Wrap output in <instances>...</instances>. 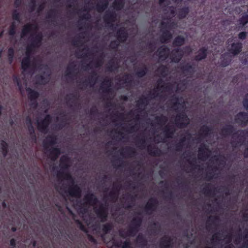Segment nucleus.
<instances>
[{
  "label": "nucleus",
  "instance_id": "obj_1",
  "mask_svg": "<svg viewBox=\"0 0 248 248\" xmlns=\"http://www.w3.org/2000/svg\"><path fill=\"white\" fill-rule=\"evenodd\" d=\"M186 88L185 81L179 83L176 82L165 83L162 79L157 81L156 88L151 91L147 96L142 95L137 101V106L140 111L144 110L149 101L152 99L158 98L160 100H166L170 96V108L175 110L177 115L174 119V124L179 128L186 127L189 120L185 112L186 104L182 98L178 97L175 93L182 92Z\"/></svg>",
  "mask_w": 248,
  "mask_h": 248
},
{
  "label": "nucleus",
  "instance_id": "obj_2",
  "mask_svg": "<svg viewBox=\"0 0 248 248\" xmlns=\"http://www.w3.org/2000/svg\"><path fill=\"white\" fill-rule=\"evenodd\" d=\"M70 159L66 155H63L60 161V170L58 171L57 177L59 181L55 185V188L62 196L63 202L65 203L67 196L75 198L77 201L80 199L81 190L77 185L71 175L67 171L70 166Z\"/></svg>",
  "mask_w": 248,
  "mask_h": 248
},
{
  "label": "nucleus",
  "instance_id": "obj_3",
  "mask_svg": "<svg viewBox=\"0 0 248 248\" xmlns=\"http://www.w3.org/2000/svg\"><path fill=\"white\" fill-rule=\"evenodd\" d=\"M121 188V184L117 182L113 183L112 189L108 194L107 193L108 188H105L104 192L106 193L103 198L104 203H99L98 204V199L93 194H87L83 199L84 212H87L88 207L93 206L95 214L101 219V221H105L108 214V201H109L112 203L116 202Z\"/></svg>",
  "mask_w": 248,
  "mask_h": 248
},
{
  "label": "nucleus",
  "instance_id": "obj_4",
  "mask_svg": "<svg viewBox=\"0 0 248 248\" xmlns=\"http://www.w3.org/2000/svg\"><path fill=\"white\" fill-rule=\"evenodd\" d=\"M160 6L164 8L163 10L164 15L160 25V41L162 43L166 42L172 38V33L170 31L177 27V23H175L173 17L176 15V8L173 6H168V0H159Z\"/></svg>",
  "mask_w": 248,
  "mask_h": 248
},
{
  "label": "nucleus",
  "instance_id": "obj_5",
  "mask_svg": "<svg viewBox=\"0 0 248 248\" xmlns=\"http://www.w3.org/2000/svg\"><path fill=\"white\" fill-rule=\"evenodd\" d=\"M56 143V139L52 136L48 137L44 141V147L46 154L51 160L52 170L54 171L55 166L54 162L60 155L61 152L59 148H52L51 146Z\"/></svg>",
  "mask_w": 248,
  "mask_h": 248
},
{
  "label": "nucleus",
  "instance_id": "obj_6",
  "mask_svg": "<svg viewBox=\"0 0 248 248\" xmlns=\"http://www.w3.org/2000/svg\"><path fill=\"white\" fill-rule=\"evenodd\" d=\"M141 222L142 218L140 215L134 217L127 229L119 231L120 236L124 238L134 236L138 232Z\"/></svg>",
  "mask_w": 248,
  "mask_h": 248
},
{
  "label": "nucleus",
  "instance_id": "obj_7",
  "mask_svg": "<svg viewBox=\"0 0 248 248\" xmlns=\"http://www.w3.org/2000/svg\"><path fill=\"white\" fill-rule=\"evenodd\" d=\"M31 45L29 44L27 49V56L24 58L21 62V66L23 69L22 75L24 78H26V74L28 73V77L29 76L31 71Z\"/></svg>",
  "mask_w": 248,
  "mask_h": 248
},
{
  "label": "nucleus",
  "instance_id": "obj_8",
  "mask_svg": "<svg viewBox=\"0 0 248 248\" xmlns=\"http://www.w3.org/2000/svg\"><path fill=\"white\" fill-rule=\"evenodd\" d=\"M117 40L111 41L109 47L112 49H116L120 43L125 41L127 37V33L124 28H121L116 33Z\"/></svg>",
  "mask_w": 248,
  "mask_h": 248
},
{
  "label": "nucleus",
  "instance_id": "obj_9",
  "mask_svg": "<svg viewBox=\"0 0 248 248\" xmlns=\"http://www.w3.org/2000/svg\"><path fill=\"white\" fill-rule=\"evenodd\" d=\"M192 52L190 46H186L184 48V51L180 48L173 49L170 53V56L171 62H178L181 59L184 53L189 54Z\"/></svg>",
  "mask_w": 248,
  "mask_h": 248
},
{
  "label": "nucleus",
  "instance_id": "obj_10",
  "mask_svg": "<svg viewBox=\"0 0 248 248\" xmlns=\"http://www.w3.org/2000/svg\"><path fill=\"white\" fill-rule=\"evenodd\" d=\"M247 132L245 130H238L236 133L232 134V146L234 147H236L241 145L245 140V135Z\"/></svg>",
  "mask_w": 248,
  "mask_h": 248
},
{
  "label": "nucleus",
  "instance_id": "obj_11",
  "mask_svg": "<svg viewBox=\"0 0 248 248\" xmlns=\"http://www.w3.org/2000/svg\"><path fill=\"white\" fill-rule=\"evenodd\" d=\"M232 233L224 235L222 232H217L212 235V239L216 242H219L222 240H225L226 244H228L226 248H231L232 245L230 243L232 242Z\"/></svg>",
  "mask_w": 248,
  "mask_h": 248
},
{
  "label": "nucleus",
  "instance_id": "obj_12",
  "mask_svg": "<svg viewBox=\"0 0 248 248\" xmlns=\"http://www.w3.org/2000/svg\"><path fill=\"white\" fill-rule=\"evenodd\" d=\"M175 132V125L173 124L166 125L163 129L164 137L158 142H164L167 139L172 138Z\"/></svg>",
  "mask_w": 248,
  "mask_h": 248
},
{
  "label": "nucleus",
  "instance_id": "obj_13",
  "mask_svg": "<svg viewBox=\"0 0 248 248\" xmlns=\"http://www.w3.org/2000/svg\"><path fill=\"white\" fill-rule=\"evenodd\" d=\"M211 155V151L205 144H202L199 148L198 157L202 161L206 160Z\"/></svg>",
  "mask_w": 248,
  "mask_h": 248
},
{
  "label": "nucleus",
  "instance_id": "obj_14",
  "mask_svg": "<svg viewBox=\"0 0 248 248\" xmlns=\"http://www.w3.org/2000/svg\"><path fill=\"white\" fill-rule=\"evenodd\" d=\"M46 71L42 75L36 77V82L40 84H45L48 82L50 79L51 72L47 66H45Z\"/></svg>",
  "mask_w": 248,
  "mask_h": 248
},
{
  "label": "nucleus",
  "instance_id": "obj_15",
  "mask_svg": "<svg viewBox=\"0 0 248 248\" xmlns=\"http://www.w3.org/2000/svg\"><path fill=\"white\" fill-rule=\"evenodd\" d=\"M51 117L50 115H47L44 119L40 122L38 121V127L39 129L43 133H46L47 131L48 126L51 121Z\"/></svg>",
  "mask_w": 248,
  "mask_h": 248
},
{
  "label": "nucleus",
  "instance_id": "obj_16",
  "mask_svg": "<svg viewBox=\"0 0 248 248\" xmlns=\"http://www.w3.org/2000/svg\"><path fill=\"white\" fill-rule=\"evenodd\" d=\"M104 54L102 52L99 56L96 58H94L91 62L88 65V67L93 66L95 68H99L102 66L104 62Z\"/></svg>",
  "mask_w": 248,
  "mask_h": 248
},
{
  "label": "nucleus",
  "instance_id": "obj_17",
  "mask_svg": "<svg viewBox=\"0 0 248 248\" xmlns=\"http://www.w3.org/2000/svg\"><path fill=\"white\" fill-rule=\"evenodd\" d=\"M212 131V128L207 125H203L201 127L199 133L198 142H201L202 140L209 136L211 134Z\"/></svg>",
  "mask_w": 248,
  "mask_h": 248
},
{
  "label": "nucleus",
  "instance_id": "obj_18",
  "mask_svg": "<svg viewBox=\"0 0 248 248\" xmlns=\"http://www.w3.org/2000/svg\"><path fill=\"white\" fill-rule=\"evenodd\" d=\"M157 202L156 200L151 198L145 206V210L147 214L151 215L152 214L156 208Z\"/></svg>",
  "mask_w": 248,
  "mask_h": 248
},
{
  "label": "nucleus",
  "instance_id": "obj_19",
  "mask_svg": "<svg viewBox=\"0 0 248 248\" xmlns=\"http://www.w3.org/2000/svg\"><path fill=\"white\" fill-rule=\"evenodd\" d=\"M174 241L173 237L165 236L160 240L159 246L160 248H169L172 247Z\"/></svg>",
  "mask_w": 248,
  "mask_h": 248
},
{
  "label": "nucleus",
  "instance_id": "obj_20",
  "mask_svg": "<svg viewBox=\"0 0 248 248\" xmlns=\"http://www.w3.org/2000/svg\"><path fill=\"white\" fill-rule=\"evenodd\" d=\"M169 48L166 46H161L157 51L159 60L162 61L167 59L169 54Z\"/></svg>",
  "mask_w": 248,
  "mask_h": 248
},
{
  "label": "nucleus",
  "instance_id": "obj_21",
  "mask_svg": "<svg viewBox=\"0 0 248 248\" xmlns=\"http://www.w3.org/2000/svg\"><path fill=\"white\" fill-rule=\"evenodd\" d=\"M97 74L95 71H93L85 80L84 84L86 86L93 87L96 83L97 80Z\"/></svg>",
  "mask_w": 248,
  "mask_h": 248
},
{
  "label": "nucleus",
  "instance_id": "obj_22",
  "mask_svg": "<svg viewBox=\"0 0 248 248\" xmlns=\"http://www.w3.org/2000/svg\"><path fill=\"white\" fill-rule=\"evenodd\" d=\"M235 122L236 123L245 125L248 122V115L245 112H240L235 117Z\"/></svg>",
  "mask_w": 248,
  "mask_h": 248
},
{
  "label": "nucleus",
  "instance_id": "obj_23",
  "mask_svg": "<svg viewBox=\"0 0 248 248\" xmlns=\"http://www.w3.org/2000/svg\"><path fill=\"white\" fill-rule=\"evenodd\" d=\"M31 37V24L28 23L27 25L24 26L21 34V38L23 39H25L27 38H28L29 41H30Z\"/></svg>",
  "mask_w": 248,
  "mask_h": 248
},
{
  "label": "nucleus",
  "instance_id": "obj_24",
  "mask_svg": "<svg viewBox=\"0 0 248 248\" xmlns=\"http://www.w3.org/2000/svg\"><path fill=\"white\" fill-rule=\"evenodd\" d=\"M115 19L116 14L114 11H107L104 16L105 22L108 24H112L115 21Z\"/></svg>",
  "mask_w": 248,
  "mask_h": 248
},
{
  "label": "nucleus",
  "instance_id": "obj_25",
  "mask_svg": "<svg viewBox=\"0 0 248 248\" xmlns=\"http://www.w3.org/2000/svg\"><path fill=\"white\" fill-rule=\"evenodd\" d=\"M108 0H100L95 6V9L100 13L104 12L108 7Z\"/></svg>",
  "mask_w": 248,
  "mask_h": 248
},
{
  "label": "nucleus",
  "instance_id": "obj_26",
  "mask_svg": "<svg viewBox=\"0 0 248 248\" xmlns=\"http://www.w3.org/2000/svg\"><path fill=\"white\" fill-rule=\"evenodd\" d=\"M100 87L104 93H109L111 89V80L109 78H106L101 83Z\"/></svg>",
  "mask_w": 248,
  "mask_h": 248
},
{
  "label": "nucleus",
  "instance_id": "obj_27",
  "mask_svg": "<svg viewBox=\"0 0 248 248\" xmlns=\"http://www.w3.org/2000/svg\"><path fill=\"white\" fill-rule=\"evenodd\" d=\"M242 48V44L240 42L233 43L232 45L231 48L230 49V51L233 55L239 54L241 51Z\"/></svg>",
  "mask_w": 248,
  "mask_h": 248
},
{
  "label": "nucleus",
  "instance_id": "obj_28",
  "mask_svg": "<svg viewBox=\"0 0 248 248\" xmlns=\"http://www.w3.org/2000/svg\"><path fill=\"white\" fill-rule=\"evenodd\" d=\"M119 68L118 63L114 59H111L106 65V69L108 71L113 72Z\"/></svg>",
  "mask_w": 248,
  "mask_h": 248
},
{
  "label": "nucleus",
  "instance_id": "obj_29",
  "mask_svg": "<svg viewBox=\"0 0 248 248\" xmlns=\"http://www.w3.org/2000/svg\"><path fill=\"white\" fill-rule=\"evenodd\" d=\"M120 154L123 157H130L135 155V151L131 148L126 147L121 151Z\"/></svg>",
  "mask_w": 248,
  "mask_h": 248
},
{
  "label": "nucleus",
  "instance_id": "obj_30",
  "mask_svg": "<svg viewBox=\"0 0 248 248\" xmlns=\"http://www.w3.org/2000/svg\"><path fill=\"white\" fill-rule=\"evenodd\" d=\"M202 192L208 197H214L215 195L214 190L210 184L206 185L202 189Z\"/></svg>",
  "mask_w": 248,
  "mask_h": 248
},
{
  "label": "nucleus",
  "instance_id": "obj_31",
  "mask_svg": "<svg viewBox=\"0 0 248 248\" xmlns=\"http://www.w3.org/2000/svg\"><path fill=\"white\" fill-rule=\"evenodd\" d=\"M234 128L231 125H226L221 130L220 134L223 136L230 135L233 133Z\"/></svg>",
  "mask_w": 248,
  "mask_h": 248
},
{
  "label": "nucleus",
  "instance_id": "obj_32",
  "mask_svg": "<svg viewBox=\"0 0 248 248\" xmlns=\"http://www.w3.org/2000/svg\"><path fill=\"white\" fill-rule=\"evenodd\" d=\"M75 66L73 63H70L65 71V76L68 78H72L77 73Z\"/></svg>",
  "mask_w": 248,
  "mask_h": 248
},
{
  "label": "nucleus",
  "instance_id": "obj_33",
  "mask_svg": "<svg viewBox=\"0 0 248 248\" xmlns=\"http://www.w3.org/2000/svg\"><path fill=\"white\" fill-rule=\"evenodd\" d=\"M169 73V69L167 66L163 65H161L157 70V74L161 77H165L168 75Z\"/></svg>",
  "mask_w": 248,
  "mask_h": 248
},
{
  "label": "nucleus",
  "instance_id": "obj_34",
  "mask_svg": "<svg viewBox=\"0 0 248 248\" xmlns=\"http://www.w3.org/2000/svg\"><path fill=\"white\" fill-rule=\"evenodd\" d=\"M147 244L145 237L141 234H139L136 238V245L139 247H144Z\"/></svg>",
  "mask_w": 248,
  "mask_h": 248
},
{
  "label": "nucleus",
  "instance_id": "obj_35",
  "mask_svg": "<svg viewBox=\"0 0 248 248\" xmlns=\"http://www.w3.org/2000/svg\"><path fill=\"white\" fill-rule=\"evenodd\" d=\"M155 120L159 125L163 126L166 124L168 122V119L167 116L161 115L156 116Z\"/></svg>",
  "mask_w": 248,
  "mask_h": 248
},
{
  "label": "nucleus",
  "instance_id": "obj_36",
  "mask_svg": "<svg viewBox=\"0 0 248 248\" xmlns=\"http://www.w3.org/2000/svg\"><path fill=\"white\" fill-rule=\"evenodd\" d=\"M207 49L203 47L199 50L198 54L196 56L195 59L196 60L200 61L204 59L206 56Z\"/></svg>",
  "mask_w": 248,
  "mask_h": 248
},
{
  "label": "nucleus",
  "instance_id": "obj_37",
  "mask_svg": "<svg viewBox=\"0 0 248 248\" xmlns=\"http://www.w3.org/2000/svg\"><path fill=\"white\" fill-rule=\"evenodd\" d=\"M124 4V0H114L113 2V6L114 9L120 10L122 9Z\"/></svg>",
  "mask_w": 248,
  "mask_h": 248
},
{
  "label": "nucleus",
  "instance_id": "obj_38",
  "mask_svg": "<svg viewBox=\"0 0 248 248\" xmlns=\"http://www.w3.org/2000/svg\"><path fill=\"white\" fill-rule=\"evenodd\" d=\"M189 12L188 7H184L178 10L177 13L178 17L180 18H183L186 16Z\"/></svg>",
  "mask_w": 248,
  "mask_h": 248
},
{
  "label": "nucleus",
  "instance_id": "obj_39",
  "mask_svg": "<svg viewBox=\"0 0 248 248\" xmlns=\"http://www.w3.org/2000/svg\"><path fill=\"white\" fill-rule=\"evenodd\" d=\"M185 41V38L181 35L176 37L173 42V45L175 46H181Z\"/></svg>",
  "mask_w": 248,
  "mask_h": 248
},
{
  "label": "nucleus",
  "instance_id": "obj_40",
  "mask_svg": "<svg viewBox=\"0 0 248 248\" xmlns=\"http://www.w3.org/2000/svg\"><path fill=\"white\" fill-rule=\"evenodd\" d=\"M147 151L150 155L153 156L157 155L159 154L158 150L155 146L151 145L148 146Z\"/></svg>",
  "mask_w": 248,
  "mask_h": 248
},
{
  "label": "nucleus",
  "instance_id": "obj_41",
  "mask_svg": "<svg viewBox=\"0 0 248 248\" xmlns=\"http://www.w3.org/2000/svg\"><path fill=\"white\" fill-rule=\"evenodd\" d=\"M148 71V68L146 65H144L142 69H139L136 73V75L139 78L144 77Z\"/></svg>",
  "mask_w": 248,
  "mask_h": 248
},
{
  "label": "nucleus",
  "instance_id": "obj_42",
  "mask_svg": "<svg viewBox=\"0 0 248 248\" xmlns=\"http://www.w3.org/2000/svg\"><path fill=\"white\" fill-rule=\"evenodd\" d=\"M16 25L15 22H13L10 26L8 31L9 35L14 36L16 33Z\"/></svg>",
  "mask_w": 248,
  "mask_h": 248
},
{
  "label": "nucleus",
  "instance_id": "obj_43",
  "mask_svg": "<svg viewBox=\"0 0 248 248\" xmlns=\"http://www.w3.org/2000/svg\"><path fill=\"white\" fill-rule=\"evenodd\" d=\"M155 48L156 44L154 42L152 41L147 45L146 51L148 53H151L153 52L155 49Z\"/></svg>",
  "mask_w": 248,
  "mask_h": 248
},
{
  "label": "nucleus",
  "instance_id": "obj_44",
  "mask_svg": "<svg viewBox=\"0 0 248 248\" xmlns=\"http://www.w3.org/2000/svg\"><path fill=\"white\" fill-rule=\"evenodd\" d=\"M122 80L123 84H128L131 82L132 77L129 74H125L122 77Z\"/></svg>",
  "mask_w": 248,
  "mask_h": 248
},
{
  "label": "nucleus",
  "instance_id": "obj_45",
  "mask_svg": "<svg viewBox=\"0 0 248 248\" xmlns=\"http://www.w3.org/2000/svg\"><path fill=\"white\" fill-rule=\"evenodd\" d=\"M1 146L3 155L4 157H5L8 153V144L5 141L2 140L1 142Z\"/></svg>",
  "mask_w": 248,
  "mask_h": 248
},
{
  "label": "nucleus",
  "instance_id": "obj_46",
  "mask_svg": "<svg viewBox=\"0 0 248 248\" xmlns=\"http://www.w3.org/2000/svg\"><path fill=\"white\" fill-rule=\"evenodd\" d=\"M221 157V156L217 155V156H215L214 157H213L212 158V161H215V162L214 163V164H215V165L216 166V167H217V165H218V166H219V165H224L225 164V161H224V159L221 160V162L218 163L219 159Z\"/></svg>",
  "mask_w": 248,
  "mask_h": 248
},
{
  "label": "nucleus",
  "instance_id": "obj_47",
  "mask_svg": "<svg viewBox=\"0 0 248 248\" xmlns=\"http://www.w3.org/2000/svg\"><path fill=\"white\" fill-rule=\"evenodd\" d=\"M13 81L16 84L17 86H18V87L19 88V90L20 91H21L22 89L23 88V87L21 83L19 78L16 76H13Z\"/></svg>",
  "mask_w": 248,
  "mask_h": 248
},
{
  "label": "nucleus",
  "instance_id": "obj_48",
  "mask_svg": "<svg viewBox=\"0 0 248 248\" xmlns=\"http://www.w3.org/2000/svg\"><path fill=\"white\" fill-rule=\"evenodd\" d=\"M239 24L244 26L248 23V15H244L241 18L239 19Z\"/></svg>",
  "mask_w": 248,
  "mask_h": 248
},
{
  "label": "nucleus",
  "instance_id": "obj_49",
  "mask_svg": "<svg viewBox=\"0 0 248 248\" xmlns=\"http://www.w3.org/2000/svg\"><path fill=\"white\" fill-rule=\"evenodd\" d=\"M182 71L184 73H191L193 71V68L191 65L187 63L183 66Z\"/></svg>",
  "mask_w": 248,
  "mask_h": 248
},
{
  "label": "nucleus",
  "instance_id": "obj_50",
  "mask_svg": "<svg viewBox=\"0 0 248 248\" xmlns=\"http://www.w3.org/2000/svg\"><path fill=\"white\" fill-rule=\"evenodd\" d=\"M13 19L18 22H20V15L17 10H15L12 14Z\"/></svg>",
  "mask_w": 248,
  "mask_h": 248
},
{
  "label": "nucleus",
  "instance_id": "obj_51",
  "mask_svg": "<svg viewBox=\"0 0 248 248\" xmlns=\"http://www.w3.org/2000/svg\"><path fill=\"white\" fill-rule=\"evenodd\" d=\"M246 232L243 237V248H248V230H247Z\"/></svg>",
  "mask_w": 248,
  "mask_h": 248
},
{
  "label": "nucleus",
  "instance_id": "obj_52",
  "mask_svg": "<svg viewBox=\"0 0 248 248\" xmlns=\"http://www.w3.org/2000/svg\"><path fill=\"white\" fill-rule=\"evenodd\" d=\"M112 225L109 223H107L103 226L102 230L105 234H106L109 231L112 229Z\"/></svg>",
  "mask_w": 248,
  "mask_h": 248
},
{
  "label": "nucleus",
  "instance_id": "obj_53",
  "mask_svg": "<svg viewBox=\"0 0 248 248\" xmlns=\"http://www.w3.org/2000/svg\"><path fill=\"white\" fill-rule=\"evenodd\" d=\"M138 129H139L138 125H137V124H135L130 126V127L129 128V129L128 130V132L130 133H132L134 132L135 131L138 130Z\"/></svg>",
  "mask_w": 248,
  "mask_h": 248
},
{
  "label": "nucleus",
  "instance_id": "obj_54",
  "mask_svg": "<svg viewBox=\"0 0 248 248\" xmlns=\"http://www.w3.org/2000/svg\"><path fill=\"white\" fill-rule=\"evenodd\" d=\"M122 248H133L131 246V243L129 240H126L124 242L123 246H122Z\"/></svg>",
  "mask_w": 248,
  "mask_h": 248
},
{
  "label": "nucleus",
  "instance_id": "obj_55",
  "mask_svg": "<svg viewBox=\"0 0 248 248\" xmlns=\"http://www.w3.org/2000/svg\"><path fill=\"white\" fill-rule=\"evenodd\" d=\"M184 146V144L180 142H179L176 144L175 146V149L177 151H181L183 149Z\"/></svg>",
  "mask_w": 248,
  "mask_h": 248
},
{
  "label": "nucleus",
  "instance_id": "obj_56",
  "mask_svg": "<svg viewBox=\"0 0 248 248\" xmlns=\"http://www.w3.org/2000/svg\"><path fill=\"white\" fill-rule=\"evenodd\" d=\"M247 36V32L245 31H242L239 33L238 38L241 40H244L246 39Z\"/></svg>",
  "mask_w": 248,
  "mask_h": 248
},
{
  "label": "nucleus",
  "instance_id": "obj_57",
  "mask_svg": "<svg viewBox=\"0 0 248 248\" xmlns=\"http://www.w3.org/2000/svg\"><path fill=\"white\" fill-rule=\"evenodd\" d=\"M243 105L244 108L247 109L248 110V94H247L243 101Z\"/></svg>",
  "mask_w": 248,
  "mask_h": 248
},
{
  "label": "nucleus",
  "instance_id": "obj_58",
  "mask_svg": "<svg viewBox=\"0 0 248 248\" xmlns=\"http://www.w3.org/2000/svg\"><path fill=\"white\" fill-rule=\"evenodd\" d=\"M14 53H15V51H14V49L13 47H11L9 48V49L8 50V56L14 57Z\"/></svg>",
  "mask_w": 248,
  "mask_h": 248
},
{
  "label": "nucleus",
  "instance_id": "obj_59",
  "mask_svg": "<svg viewBox=\"0 0 248 248\" xmlns=\"http://www.w3.org/2000/svg\"><path fill=\"white\" fill-rule=\"evenodd\" d=\"M82 19H85V20H89V19H90L91 18V15L89 13V12H87V13L84 14L83 16H82Z\"/></svg>",
  "mask_w": 248,
  "mask_h": 248
},
{
  "label": "nucleus",
  "instance_id": "obj_60",
  "mask_svg": "<svg viewBox=\"0 0 248 248\" xmlns=\"http://www.w3.org/2000/svg\"><path fill=\"white\" fill-rule=\"evenodd\" d=\"M113 245L115 246V247H121V246H122V242L120 241V242H117L114 239H113Z\"/></svg>",
  "mask_w": 248,
  "mask_h": 248
},
{
  "label": "nucleus",
  "instance_id": "obj_61",
  "mask_svg": "<svg viewBox=\"0 0 248 248\" xmlns=\"http://www.w3.org/2000/svg\"><path fill=\"white\" fill-rule=\"evenodd\" d=\"M241 236L240 235H238L237 237H236L235 240H234V243L236 245L239 244L241 241Z\"/></svg>",
  "mask_w": 248,
  "mask_h": 248
},
{
  "label": "nucleus",
  "instance_id": "obj_62",
  "mask_svg": "<svg viewBox=\"0 0 248 248\" xmlns=\"http://www.w3.org/2000/svg\"><path fill=\"white\" fill-rule=\"evenodd\" d=\"M56 207L58 209V211L62 214L63 213V208L60 206L58 203L55 204Z\"/></svg>",
  "mask_w": 248,
  "mask_h": 248
},
{
  "label": "nucleus",
  "instance_id": "obj_63",
  "mask_svg": "<svg viewBox=\"0 0 248 248\" xmlns=\"http://www.w3.org/2000/svg\"><path fill=\"white\" fill-rule=\"evenodd\" d=\"M10 246L12 248H15V246H16V242L15 239H14V238L11 239L10 241Z\"/></svg>",
  "mask_w": 248,
  "mask_h": 248
},
{
  "label": "nucleus",
  "instance_id": "obj_64",
  "mask_svg": "<svg viewBox=\"0 0 248 248\" xmlns=\"http://www.w3.org/2000/svg\"><path fill=\"white\" fill-rule=\"evenodd\" d=\"M243 218L246 221L248 220V211L245 212L243 214Z\"/></svg>",
  "mask_w": 248,
  "mask_h": 248
}]
</instances>
